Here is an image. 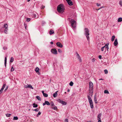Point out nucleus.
Returning a JSON list of instances; mask_svg holds the SVG:
<instances>
[{
  "mask_svg": "<svg viewBox=\"0 0 122 122\" xmlns=\"http://www.w3.org/2000/svg\"><path fill=\"white\" fill-rule=\"evenodd\" d=\"M104 6H102V7H100V8H101V9L102 8H104Z\"/></svg>",
  "mask_w": 122,
  "mask_h": 122,
  "instance_id": "e2e57ef3",
  "label": "nucleus"
},
{
  "mask_svg": "<svg viewBox=\"0 0 122 122\" xmlns=\"http://www.w3.org/2000/svg\"><path fill=\"white\" fill-rule=\"evenodd\" d=\"M66 0L69 5H73V3L71 0Z\"/></svg>",
  "mask_w": 122,
  "mask_h": 122,
  "instance_id": "9b49d317",
  "label": "nucleus"
},
{
  "mask_svg": "<svg viewBox=\"0 0 122 122\" xmlns=\"http://www.w3.org/2000/svg\"><path fill=\"white\" fill-rule=\"evenodd\" d=\"M54 33V31L52 30H51L49 31V34L50 35H52Z\"/></svg>",
  "mask_w": 122,
  "mask_h": 122,
  "instance_id": "a211bd4d",
  "label": "nucleus"
},
{
  "mask_svg": "<svg viewBox=\"0 0 122 122\" xmlns=\"http://www.w3.org/2000/svg\"><path fill=\"white\" fill-rule=\"evenodd\" d=\"M45 7V6H43V5H42L41 7V9H43V8H44Z\"/></svg>",
  "mask_w": 122,
  "mask_h": 122,
  "instance_id": "8fccbe9b",
  "label": "nucleus"
},
{
  "mask_svg": "<svg viewBox=\"0 0 122 122\" xmlns=\"http://www.w3.org/2000/svg\"><path fill=\"white\" fill-rule=\"evenodd\" d=\"M39 69L38 67H36L35 70V71H36V72L39 74H40V73L39 71Z\"/></svg>",
  "mask_w": 122,
  "mask_h": 122,
  "instance_id": "4468645a",
  "label": "nucleus"
},
{
  "mask_svg": "<svg viewBox=\"0 0 122 122\" xmlns=\"http://www.w3.org/2000/svg\"><path fill=\"white\" fill-rule=\"evenodd\" d=\"M43 95L44 97H47L48 96V95L46 93H44Z\"/></svg>",
  "mask_w": 122,
  "mask_h": 122,
  "instance_id": "72a5a7b5",
  "label": "nucleus"
},
{
  "mask_svg": "<svg viewBox=\"0 0 122 122\" xmlns=\"http://www.w3.org/2000/svg\"><path fill=\"white\" fill-rule=\"evenodd\" d=\"M115 37V36L113 35L112 36L111 39V41H114Z\"/></svg>",
  "mask_w": 122,
  "mask_h": 122,
  "instance_id": "b1692460",
  "label": "nucleus"
},
{
  "mask_svg": "<svg viewBox=\"0 0 122 122\" xmlns=\"http://www.w3.org/2000/svg\"><path fill=\"white\" fill-rule=\"evenodd\" d=\"M24 25L26 30L27 25L25 23H24Z\"/></svg>",
  "mask_w": 122,
  "mask_h": 122,
  "instance_id": "37998d69",
  "label": "nucleus"
},
{
  "mask_svg": "<svg viewBox=\"0 0 122 122\" xmlns=\"http://www.w3.org/2000/svg\"><path fill=\"white\" fill-rule=\"evenodd\" d=\"M18 119V118L17 117H13V120H17Z\"/></svg>",
  "mask_w": 122,
  "mask_h": 122,
  "instance_id": "c85d7f7f",
  "label": "nucleus"
},
{
  "mask_svg": "<svg viewBox=\"0 0 122 122\" xmlns=\"http://www.w3.org/2000/svg\"><path fill=\"white\" fill-rule=\"evenodd\" d=\"M114 45L115 46H116L118 44L117 39L116 38L114 42Z\"/></svg>",
  "mask_w": 122,
  "mask_h": 122,
  "instance_id": "2eb2a0df",
  "label": "nucleus"
},
{
  "mask_svg": "<svg viewBox=\"0 0 122 122\" xmlns=\"http://www.w3.org/2000/svg\"><path fill=\"white\" fill-rule=\"evenodd\" d=\"M33 107L35 108L37 107L38 106V105L35 103H33Z\"/></svg>",
  "mask_w": 122,
  "mask_h": 122,
  "instance_id": "5701e85b",
  "label": "nucleus"
},
{
  "mask_svg": "<svg viewBox=\"0 0 122 122\" xmlns=\"http://www.w3.org/2000/svg\"><path fill=\"white\" fill-rule=\"evenodd\" d=\"M33 110L35 111L36 112H37L39 110V109L38 108H37L36 109L34 110Z\"/></svg>",
  "mask_w": 122,
  "mask_h": 122,
  "instance_id": "58836bf2",
  "label": "nucleus"
},
{
  "mask_svg": "<svg viewBox=\"0 0 122 122\" xmlns=\"http://www.w3.org/2000/svg\"><path fill=\"white\" fill-rule=\"evenodd\" d=\"M3 90L1 88V89L0 90V91L2 92Z\"/></svg>",
  "mask_w": 122,
  "mask_h": 122,
  "instance_id": "6e6d98bb",
  "label": "nucleus"
},
{
  "mask_svg": "<svg viewBox=\"0 0 122 122\" xmlns=\"http://www.w3.org/2000/svg\"><path fill=\"white\" fill-rule=\"evenodd\" d=\"M76 57L79 60L80 62H81L82 60L80 56L77 52L76 53Z\"/></svg>",
  "mask_w": 122,
  "mask_h": 122,
  "instance_id": "9d476101",
  "label": "nucleus"
},
{
  "mask_svg": "<svg viewBox=\"0 0 122 122\" xmlns=\"http://www.w3.org/2000/svg\"><path fill=\"white\" fill-rule=\"evenodd\" d=\"M58 92V91H57L53 93V96L54 97H57V93Z\"/></svg>",
  "mask_w": 122,
  "mask_h": 122,
  "instance_id": "dca6fc26",
  "label": "nucleus"
},
{
  "mask_svg": "<svg viewBox=\"0 0 122 122\" xmlns=\"http://www.w3.org/2000/svg\"><path fill=\"white\" fill-rule=\"evenodd\" d=\"M91 122V121H89V122Z\"/></svg>",
  "mask_w": 122,
  "mask_h": 122,
  "instance_id": "338daca9",
  "label": "nucleus"
},
{
  "mask_svg": "<svg viewBox=\"0 0 122 122\" xmlns=\"http://www.w3.org/2000/svg\"><path fill=\"white\" fill-rule=\"evenodd\" d=\"M103 80V79H102V78H101V79H99V80Z\"/></svg>",
  "mask_w": 122,
  "mask_h": 122,
  "instance_id": "052dcab7",
  "label": "nucleus"
},
{
  "mask_svg": "<svg viewBox=\"0 0 122 122\" xmlns=\"http://www.w3.org/2000/svg\"><path fill=\"white\" fill-rule=\"evenodd\" d=\"M84 34L86 37L88 41L89 42V36L90 35V34L89 30L88 28H85L84 30Z\"/></svg>",
  "mask_w": 122,
  "mask_h": 122,
  "instance_id": "f257e3e1",
  "label": "nucleus"
},
{
  "mask_svg": "<svg viewBox=\"0 0 122 122\" xmlns=\"http://www.w3.org/2000/svg\"><path fill=\"white\" fill-rule=\"evenodd\" d=\"M36 98L37 99L41 101V97L38 96H37L36 97Z\"/></svg>",
  "mask_w": 122,
  "mask_h": 122,
  "instance_id": "c756f323",
  "label": "nucleus"
},
{
  "mask_svg": "<svg viewBox=\"0 0 122 122\" xmlns=\"http://www.w3.org/2000/svg\"><path fill=\"white\" fill-rule=\"evenodd\" d=\"M90 107L91 109H93V103L89 104Z\"/></svg>",
  "mask_w": 122,
  "mask_h": 122,
  "instance_id": "4be33fe9",
  "label": "nucleus"
},
{
  "mask_svg": "<svg viewBox=\"0 0 122 122\" xmlns=\"http://www.w3.org/2000/svg\"><path fill=\"white\" fill-rule=\"evenodd\" d=\"M41 114V112H38V113L37 115V117H38Z\"/></svg>",
  "mask_w": 122,
  "mask_h": 122,
  "instance_id": "4c0bfd02",
  "label": "nucleus"
},
{
  "mask_svg": "<svg viewBox=\"0 0 122 122\" xmlns=\"http://www.w3.org/2000/svg\"><path fill=\"white\" fill-rule=\"evenodd\" d=\"M95 59L94 58L92 59V62H94L95 61Z\"/></svg>",
  "mask_w": 122,
  "mask_h": 122,
  "instance_id": "49530a36",
  "label": "nucleus"
},
{
  "mask_svg": "<svg viewBox=\"0 0 122 122\" xmlns=\"http://www.w3.org/2000/svg\"><path fill=\"white\" fill-rule=\"evenodd\" d=\"M73 84V82L72 81H71L69 83V85L70 86H72Z\"/></svg>",
  "mask_w": 122,
  "mask_h": 122,
  "instance_id": "f704fd0d",
  "label": "nucleus"
},
{
  "mask_svg": "<svg viewBox=\"0 0 122 122\" xmlns=\"http://www.w3.org/2000/svg\"><path fill=\"white\" fill-rule=\"evenodd\" d=\"M54 106V107H52V108L53 109L55 110H56L57 109V108L56 106Z\"/></svg>",
  "mask_w": 122,
  "mask_h": 122,
  "instance_id": "393cba45",
  "label": "nucleus"
},
{
  "mask_svg": "<svg viewBox=\"0 0 122 122\" xmlns=\"http://www.w3.org/2000/svg\"><path fill=\"white\" fill-rule=\"evenodd\" d=\"M89 101V104L93 103L92 101V100H89V101Z\"/></svg>",
  "mask_w": 122,
  "mask_h": 122,
  "instance_id": "a18cd8bd",
  "label": "nucleus"
},
{
  "mask_svg": "<svg viewBox=\"0 0 122 122\" xmlns=\"http://www.w3.org/2000/svg\"><path fill=\"white\" fill-rule=\"evenodd\" d=\"M8 28L5 29L4 31V32L5 34H7L8 33Z\"/></svg>",
  "mask_w": 122,
  "mask_h": 122,
  "instance_id": "412c9836",
  "label": "nucleus"
},
{
  "mask_svg": "<svg viewBox=\"0 0 122 122\" xmlns=\"http://www.w3.org/2000/svg\"><path fill=\"white\" fill-rule=\"evenodd\" d=\"M50 43L51 44H53V42L52 41Z\"/></svg>",
  "mask_w": 122,
  "mask_h": 122,
  "instance_id": "13d9d810",
  "label": "nucleus"
},
{
  "mask_svg": "<svg viewBox=\"0 0 122 122\" xmlns=\"http://www.w3.org/2000/svg\"><path fill=\"white\" fill-rule=\"evenodd\" d=\"M58 52L60 53H61L62 52V51L61 49H58Z\"/></svg>",
  "mask_w": 122,
  "mask_h": 122,
  "instance_id": "de8ad7c7",
  "label": "nucleus"
},
{
  "mask_svg": "<svg viewBox=\"0 0 122 122\" xmlns=\"http://www.w3.org/2000/svg\"><path fill=\"white\" fill-rule=\"evenodd\" d=\"M93 86L92 83L91 81L89 83V93L92 96L93 94Z\"/></svg>",
  "mask_w": 122,
  "mask_h": 122,
  "instance_id": "7ed1b4c3",
  "label": "nucleus"
},
{
  "mask_svg": "<svg viewBox=\"0 0 122 122\" xmlns=\"http://www.w3.org/2000/svg\"><path fill=\"white\" fill-rule=\"evenodd\" d=\"M70 90H69V89H68V90H67V92H70Z\"/></svg>",
  "mask_w": 122,
  "mask_h": 122,
  "instance_id": "680f3d73",
  "label": "nucleus"
},
{
  "mask_svg": "<svg viewBox=\"0 0 122 122\" xmlns=\"http://www.w3.org/2000/svg\"><path fill=\"white\" fill-rule=\"evenodd\" d=\"M50 103L49 102L45 101V102L43 103V106H44L45 105H50Z\"/></svg>",
  "mask_w": 122,
  "mask_h": 122,
  "instance_id": "ddd939ff",
  "label": "nucleus"
},
{
  "mask_svg": "<svg viewBox=\"0 0 122 122\" xmlns=\"http://www.w3.org/2000/svg\"><path fill=\"white\" fill-rule=\"evenodd\" d=\"M8 25L7 24H5L4 26V27L5 28V29H7L8 28Z\"/></svg>",
  "mask_w": 122,
  "mask_h": 122,
  "instance_id": "6ab92c4d",
  "label": "nucleus"
},
{
  "mask_svg": "<svg viewBox=\"0 0 122 122\" xmlns=\"http://www.w3.org/2000/svg\"><path fill=\"white\" fill-rule=\"evenodd\" d=\"M104 93H105L108 94L109 93L108 91L107 90H105L104 91Z\"/></svg>",
  "mask_w": 122,
  "mask_h": 122,
  "instance_id": "e433bc0d",
  "label": "nucleus"
},
{
  "mask_svg": "<svg viewBox=\"0 0 122 122\" xmlns=\"http://www.w3.org/2000/svg\"><path fill=\"white\" fill-rule=\"evenodd\" d=\"M51 106H55V105L54 104V103L53 102H51Z\"/></svg>",
  "mask_w": 122,
  "mask_h": 122,
  "instance_id": "c9c22d12",
  "label": "nucleus"
},
{
  "mask_svg": "<svg viewBox=\"0 0 122 122\" xmlns=\"http://www.w3.org/2000/svg\"><path fill=\"white\" fill-rule=\"evenodd\" d=\"M5 115L6 117H10L11 115V114H6Z\"/></svg>",
  "mask_w": 122,
  "mask_h": 122,
  "instance_id": "a878e982",
  "label": "nucleus"
},
{
  "mask_svg": "<svg viewBox=\"0 0 122 122\" xmlns=\"http://www.w3.org/2000/svg\"><path fill=\"white\" fill-rule=\"evenodd\" d=\"M24 87L25 88H28V85H25Z\"/></svg>",
  "mask_w": 122,
  "mask_h": 122,
  "instance_id": "09e8293b",
  "label": "nucleus"
},
{
  "mask_svg": "<svg viewBox=\"0 0 122 122\" xmlns=\"http://www.w3.org/2000/svg\"><path fill=\"white\" fill-rule=\"evenodd\" d=\"M8 87L7 86L5 89V91L8 89Z\"/></svg>",
  "mask_w": 122,
  "mask_h": 122,
  "instance_id": "5fc2aeb1",
  "label": "nucleus"
},
{
  "mask_svg": "<svg viewBox=\"0 0 122 122\" xmlns=\"http://www.w3.org/2000/svg\"><path fill=\"white\" fill-rule=\"evenodd\" d=\"M65 93H66V92H65Z\"/></svg>",
  "mask_w": 122,
  "mask_h": 122,
  "instance_id": "774afa93",
  "label": "nucleus"
},
{
  "mask_svg": "<svg viewBox=\"0 0 122 122\" xmlns=\"http://www.w3.org/2000/svg\"><path fill=\"white\" fill-rule=\"evenodd\" d=\"M14 61V58L13 57H12L10 59V62H12Z\"/></svg>",
  "mask_w": 122,
  "mask_h": 122,
  "instance_id": "7c9ffc66",
  "label": "nucleus"
},
{
  "mask_svg": "<svg viewBox=\"0 0 122 122\" xmlns=\"http://www.w3.org/2000/svg\"><path fill=\"white\" fill-rule=\"evenodd\" d=\"M65 121L66 122H68V119H65Z\"/></svg>",
  "mask_w": 122,
  "mask_h": 122,
  "instance_id": "864d4df0",
  "label": "nucleus"
},
{
  "mask_svg": "<svg viewBox=\"0 0 122 122\" xmlns=\"http://www.w3.org/2000/svg\"><path fill=\"white\" fill-rule=\"evenodd\" d=\"M57 101L63 105H66L67 104V103L66 102L64 101L61 100L60 99H58L57 100Z\"/></svg>",
  "mask_w": 122,
  "mask_h": 122,
  "instance_id": "39448f33",
  "label": "nucleus"
},
{
  "mask_svg": "<svg viewBox=\"0 0 122 122\" xmlns=\"http://www.w3.org/2000/svg\"><path fill=\"white\" fill-rule=\"evenodd\" d=\"M31 14L32 15H33V17L35 18H36L38 17V15L37 13H34L33 12H31Z\"/></svg>",
  "mask_w": 122,
  "mask_h": 122,
  "instance_id": "1a4fd4ad",
  "label": "nucleus"
},
{
  "mask_svg": "<svg viewBox=\"0 0 122 122\" xmlns=\"http://www.w3.org/2000/svg\"><path fill=\"white\" fill-rule=\"evenodd\" d=\"M101 9V8L100 7L99 8V9H97V10H100V9Z\"/></svg>",
  "mask_w": 122,
  "mask_h": 122,
  "instance_id": "bf43d9fd",
  "label": "nucleus"
},
{
  "mask_svg": "<svg viewBox=\"0 0 122 122\" xmlns=\"http://www.w3.org/2000/svg\"><path fill=\"white\" fill-rule=\"evenodd\" d=\"M119 4L120 5L122 6V0H121L119 1Z\"/></svg>",
  "mask_w": 122,
  "mask_h": 122,
  "instance_id": "473e14b6",
  "label": "nucleus"
},
{
  "mask_svg": "<svg viewBox=\"0 0 122 122\" xmlns=\"http://www.w3.org/2000/svg\"><path fill=\"white\" fill-rule=\"evenodd\" d=\"M87 98H88V101L92 100L91 97L88 95L87 96Z\"/></svg>",
  "mask_w": 122,
  "mask_h": 122,
  "instance_id": "2f4dec72",
  "label": "nucleus"
},
{
  "mask_svg": "<svg viewBox=\"0 0 122 122\" xmlns=\"http://www.w3.org/2000/svg\"><path fill=\"white\" fill-rule=\"evenodd\" d=\"M58 11L60 13H62L64 11V8L62 4L58 5L57 8Z\"/></svg>",
  "mask_w": 122,
  "mask_h": 122,
  "instance_id": "f03ea898",
  "label": "nucleus"
},
{
  "mask_svg": "<svg viewBox=\"0 0 122 122\" xmlns=\"http://www.w3.org/2000/svg\"><path fill=\"white\" fill-rule=\"evenodd\" d=\"M42 93L43 95L44 93V91H42Z\"/></svg>",
  "mask_w": 122,
  "mask_h": 122,
  "instance_id": "4d7b16f0",
  "label": "nucleus"
},
{
  "mask_svg": "<svg viewBox=\"0 0 122 122\" xmlns=\"http://www.w3.org/2000/svg\"><path fill=\"white\" fill-rule=\"evenodd\" d=\"M57 46L61 48L63 46L59 42H57L56 43Z\"/></svg>",
  "mask_w": 122,
  "mask_h": 122,
  "instance_id": "f8f14e48",
  "label": "nucleus"
},
{
  "mask_svg": "<svg viewBox=\"0 0 122 122\" xmlns=\"http://www.w3.org/2000/svg\"><path fill=\"white\" fill-rule=\"evenodd\" d=\"M94 100L96 104H97V103L98 102H97V98L95 96L94 97Z\"/></svg>",
  "mask_w": 122,
  "mask_h": 122,
  "instance_id": "f3484780",
  "label": "nucleus"
},
{
  "mask_svg": "<svg viewBox=\"0 0 122 122\" xmlns=\"http://www.w3.org/2000/svg\"><path fill=\"white\" fill-rule=\"evenodd\" d=\"M14 69L13 67L12 66H11V68L10 70V71L11 72H12L14 71Z\"/></svg>",
  "mask_w": 122,
  "mask_h": 122,
  "instance_id": "a19ab883",
  "label": "nucleus"
},
{
  "mask_svg": "<svg viewBox=\"0 0 122 122\" xmlns=\"http://www.w3.org/2000/svg\"><path fill=\"white\" fill-rule=\"evenodd\" d=\"M122 21V18L121 17L119 18L118 20V22H120Z\"/></svg>",
  "mask_w": 122,
  "mask_h": 122,
  "instance_id": "bb28decb",
  "label": "nucleus"
},
{
  "mask_svg": "<svg viewBox=\"0 0 122 122\" xmlns=\"http://www.w3.org/2000/svg\"><path fill=\"white\" fill-rule=\"evenodd\" d=\"M2 92L0 91V94L2 93Z\"/></svg>",
  "mask_w": 122,
  "mask_h": 122,
  "instance_id": "69168bd1",
  "label": "nucleus"
},
{
  "mask_svg": "<svg viewBox=\"0 0 122 122\" xmlns=\"http://www.w3.org/2000/svg\"><path fill=\"white\" fill-rule=\"evenodd\" d=\"M5 86V84H3V86H2V88L1 89H2L3 90Z\"/></svg>",
  "mask_w": 122,
  "mask_h": 122,
  "instance_id": "ea45409f",
  "label": "nucleus"
},
{
  "mask_svg": "<svg viewBox=\"0 0 122 122\" xmlns=\"http://www.w3.org/2000/svg\"><path fill=\"white\" fill-rule=\"evenodd\" d=\"M105 73V74H107L108 73V71L107 70H104Z\"/></svg>",
  "mask_w": 122,
  "mask_h": 122,
  "instance_id": "79ce46f5",
  "label": "nucleus"
},
{
  "mask_svg": "<svg viewBox=\"0 0 122 122\" xmlns=\"http://www.w3.org/2000/svg\"><path fill=\"white\" fill-rule=\"evenodd\" d=\"M108 44L107 43L106 44H105V46L102 47L101 49V50L102 51H103L104 50V48L106 47V48L107 50H108L109 49L108 48Z\"/></svg>",
  "mask_w": 122,
  "mask_h": 122,
  "instance_id": "423d86ee",
  "label": "nucleus"
},
{
  "mask_svg": "<svg viewBox=\"0 0 122 122\" xmlns=\"http://www.w3.org/2000/svg\"><path fill=\"white\" fill-rule=\"evenodd\" d=\"M70 22L71 23V26L73 28H74L76 27V23L74 20L71 19L70 21Z\"/></svg>",
  "mask_w": 122,
  "mask_h": 122,
  "instance_id": "20e7f679",
  "label": "nucleus"
},
{
  "mask_svg": "<svg viewBox=\"0 0 122 122\" xmlns=\"http://www.w3.org/2000/svg\"><path fill=\"white\" fill-rule=\"evenodd\" d=\"M101 116L102 114L101 113L99 114L97 116V120H98V121L97 122H102L101 119Z\"/></svg>",
  "mask_w": 122,
  "mask_h": 122,
  "instance_id": "0eeeda50",
  "label": "nucleus"
},
{
  "mask_svg": "<svg viewBox=\"0 0 122 122\" xmlns=\"http://www.w3.org/2000/svg\"><path fill=\"white\" fill-rule=\"evenodd\" d=\"M7 62V58L6 57H5V66H6Z\"/></svg>",
  "mask_w": 122,
  "mask_h": 122,
  "instance_id": "cd10ccee",
  "label": "nucleus"
},
{
  "mask_svg": "<svg viewBox=\"0 0 122 122\" xmlns=\"http://www.w3.org/2000/svg\"><path fill=\"white\" fill-rule=\"evenodd\" d=\"M102 56L101 55H99V56L98 57L99 59H101L102 58Z\"/></svg>",
  "mask_w": 122,
  "mask_h": 122,
  "instance_id": "3c124183",
  "label": "nucleus"
},
{
  "mask_svg": "<svg viewBox=\"0 0 122 122\" xmlns=\"http://www.w3.org/2000/svg\"><path fill=\"white\" fill-rule=\"evenodd\" d=\"M30 0H27V1H28V2H29V1Z\"/></svg>",
  "mask_w": 122,
  "mask_h": 122,
  "instance_id": "0e129e2a",
  "label": "nucleus"
},
{
  "mask_svg": "<svg viewBox=\"0 0 122 122\" xmlns=\"http://www.w3.org/2000/svg\"><path fill=\"white\" fill-rule=\"evenodd\" d=\"M28 85V88H30L32 89H33V87L31 86V85L29 84Z\"/></svg>",
  "mask_w": 122,
  "mask_h": 122,
  "instance_id": "aec40b11",
  "label": "nucleus"
},
{
  "mask_svg": "<svg viewBox=\"0 0 122 122\" xmlns=\"http://www.w3.org/2000/svg\"><path fill=\"white\" fill-rule=\"evenodd\" d=\"M97 5L98 6H100L101 5V4H98V3H97Z\"/></svg>",
  "mask_w": 122,
  "mask_h": 122,
  "instance_id": "603ef678",
  "label": "nucleus"
},
{
  "mask_svg": "<svg viewBox=\"0 0 122 122\" xmlns=\"http://www.w3.org/2000/svg\"><path fill=\"white\" fill-rule=\"evenodd\" d=\"M30 20V18H27L26 19V21L28 22H29Z\"/></svg>",
  "mask_w": 122,
  "mask_h": 122,
  "instance_id": "c03bdc74",
  "label": "nucleus"
},
{
  "mask_svg": "<svg viewBox=\"0 0 122 122\" xmlns=\"http://www.w3.org/2000/svg\"><path fill=\"white\" fill-rule=\"evenodd\" d=\"M51 51L53 54H57V51L55 48L52 49L51 50Z\"/></svg>",
  "mask_w": 122,
  "mask_h": 122,
  "instance_id": "6e6552de",
  "label": "nucleus"
}]
</instances>
